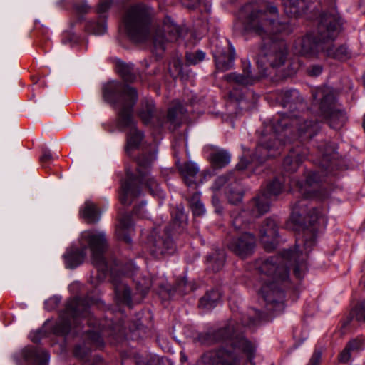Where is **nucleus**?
I'll list each match as a JSON object with an SVG mask.
<instances>
[{
	"label": "nucleus",
	"instance_id": "obj_1",
	"mask_svg": "<svg viewBox=\"0 0 365 365\" xmlns=\"http://www.w3.org/2000/svg\"><path fill=\"white\" fill-rule=\"evenodd\" d=\"M306 210L307 204L304 200L295 204L287 224L289 228L302 231L304 235L311 232V237L304 240V252L299 250L297 245L294 249L284 250L281 255L257 262L259 272L263 274L259 294L267 304H274L279 309L284 308V288L289 284V267H294L297 278L303 277L307 267V254L315 242L316 225L327 224L325 208L313 207L308 212Z\"/></svg>",
	"mask_w": 365,
	"mask_h": 365
},
{
	"label": "nucleus",
	"instance_id": "obj_2",
	"mask_svg": "<svg viewBox=\"0 0 365 365\" xmlns=\"http://www.w3.org/2000/svg\"><path fill=\"white\" fill-rule=\"evenodd\" d=\"M241 15L245 17L244 24L246 31L254 32L263 41H267L262 50H265L267 45L271 43L270 53L260 57V60L257 59V64L262 67L265 66V61H267L273 68L282 65L286 59L287 49L284 43L278 44L275 42L277 38L274 35L282 32L288 34L291 30L289 24L274 21L278 16L277 7L264 0H257L245 5L242 8Z\"/></svg>",
	"mask_w": 365,
	"mask_h": 365
},
{
	"label": "nucleus",
	"instance_id": "obj_3",
	"mask_svg": "<svg viewBox=\"0 0 365 365\" xmlns=\"http://www.w3.org/2000/svg\"><path fill=\"white\" fill-rule=\"evenodd\" d=\"M318 128L317 123L306 121L302 125L301 120L295 115H279L265 125L252 161L262 163L267 158L279 155L283 145L289 140L285 138L295 131L299 137L304 135L306 138H312Z\"/></svg>",
	"mask_w": 365,
	"mask_h": 365
},
{
	"label": "nucleus",
	"instance_id": "obj_4",
	"mask_svg": "<svg viewBox=\"0 0 365 365\" xmlns=\"http://www.w3.org/2000/svg\"><path fill=\"white\" fill-rule=\"evenodd\" d=\"M198 340L204 344L225 341L226 348L205 354L202 358L204 365H237L242 354L252 363L256 351L255 346L238 332V327L229 324L213 333H201ZM200 365V364H197Z\"/></svg>",
	"mask_w": 365,
	"mask_h": 365
},
{
	"label": "nucleus",
	"instance_id": "obj_5",
	"mask_svg": "<svg viewBox=\"0 0 365 365\" xmlns=\"http://www.w3.org/2000/svg\"><path fill=\"white\" fill-rule=\"evenodd\" d=\"M104 100L118 110L120 126L128 128L125 151L128 155L138 148L143 135L136 128L133 119V106L138 100L137 91L116 81H111L103 86Z\"/></svg>",
	"mask_w": 365,
	"mask_h": 365
},
{
	"label": "nucleus",
	"instance_id": "obj_6",
	"mask_svg": "<svg viewBox=\"0 0 365 365\" xmlns=\"http://www.w3.org/2000/svg\"><path fill=\"white\" fill-rule=\"evenodd\" d=\"M341 23L336 14H323L318 26L317 36L308 34L300 41V48L296 46V51L301 55L312 56L319 51H324L326 55L333 58L344 61L350 57L346 46H341L334 48L333 41L339 33Z\"/></svg>",
	"mask_w": 365,
	"mask_h": 365
},
{
	"label": "nucleus",
	"instance_id": "obj_7",
	"mask_svg": "<svg viewBox=\"0 0 365 365\" xmlns=\"http://www.w3.org/2000/svg\"><path fill=\"white\" fill-rule=\"evenodd\" d=\"M78 247L72 246L63 255L66 267L73 269L80 265L86 257V250L91 253V261L97 268L98 279L103 280L108 272V266L103 257L107 248L106 235L102 231H83L78 240Z\"/></svg>",
	"mask_w": 365,
	"mask_h": 365
},
{
	"label": "nucleus",
	"instance_id": "obj_8",
	"mask_svg": "<svg viewBox=\"0 0 365 365\" xmlns=\"http://www.w3.org/2000/svg\"><path fill=\"white\" fill-rule=\"evenodd\" d=\"M156 153L153 150L148 155H143L137 160V174L134 175L130 171L127 170L128 180L121 185V190L119 194V199L124 205H129L132 201L140 194L137 187L138 185H145L150 194L159 198L164 197V192L159 187V185L150 175V166L155 159Z\"/></svg>",
	"mask_w": 365,
	"mask_h": 365
},
{
	"label": "nucleus",
	"instance_id": "obj_9",
	"mask_svg": "<svg viewBox=\"0 0 365 365\" xmlns=\"http://www.w3.org/2000/svg\"><path fill=\"white\" fill-rule=\"evenodd\" d=\"M148 9L143 5L130 7L123 18L125 31L129 38L136 43L145 42L150 37Z\"/></svg>",
	"mask_w": 365,
	"mask_h": 365
},
{
	"label": "nucleus",
	"instance_id": "obj_10",
	"mask_svg": "<svg viewBox=\"0 0 365 365\" xmlns=\"http://www.w3.org/2000/svg\"><path fill=\"white\" fill-rule=\"evenodd\" d=\"M314 101L319 105L321 115L330 127L339 129L346 120L345 112L336 109L334 106L335 96L332 88L324 86L317 88L313 93Z\"/></svg>",
	"mask_w": 365,
	"mask_h": 365
},
{
	"label": "nucleus",
	"instance_id": "obj_11",
	"mask_svg": "<svg viewBox=\"0 0 365 365\" xmlns=\"http://www.w3.org/2000/svg\"><path fill=\"white\" fill-rule=\"evenodd\" d=\"M90 316L88 307L84 305L83 301L74 298L68 302L66 312L62 314L56 322L54 332L57 334L66 335L71 331V324L77 326L80 318Z\"/></svg>",
	"mask_w": 365,
	"mask_h": 365
},
{
	"label": "nucleus",
	"instance_id": "obj_12",
	"mask_svg": "<svg viewBox=\"0 0 365 365\" xmlns=\"http://www.w3.org/2000/svg\"><path fill=\"white\" fill-rule=\"evenodd\" d=\"M283 185L278 180H274L269 182L266 190L254 198L251 202V215L252 217H258L269 210L270 202L273 197L277 196L282 190Z\"/></svg>",
	"mask_w": 365,
	"mask_h": 365
},
{
	"label": "nucleus",
	"instance_id": "obj_13",
	"mask_svg": "<svg viewBox=\"0 0 365 365\" xmlns=\"http://www.w3.org/2000/svg\"><path fill=\"white\" fill-rule=\"evenodd\" d=\"M226 246L236 255L245 258L254 252L256 237L252 233L244 232L235 237L227 238Z\"/></svg>",
	"mask_w": 365,
	"mask_h": 365
},
{
	"label": "nucleus",
	"instance_id": "obj_14",
	"mask_svg": "<svg viewBox=\"0 0 365 365\" xmlns=\"http://www.w3.org/2000/svg\"><path fill=\"white\" fill-rule=\"evenodd\" d=\"M317 178V175L311 173L307 176L304 183L292 180V186L295 184L296 189L304 199L322 201L328 197L329 193L319 187Z\"/></svg>",
	"mask_w": 365,
	"mask_h": 365
},
{
	"label": "nucleus",
	"instance_id": "obj_15",
	"mask_svg": "<svg viewBox=\"0 0 365 365\" xmlns=\"http://www.w3.org/2000/svg\"><path fill=\"white\" fill-rule=\"evenodd\" d=\"M211 50L218 70L224 71L232 68L235 59V49L232 46L224 48L219 45L217 39H214Z\"/></svg>",
	"mask_w": 365,
	"mask_h": 365
},
{
	"label": "nucleus",
	"instance_id": "obj_16",
	"mask_svg": "<svg viewBox=\"0 0 365 365\" xmlns=\"http://www.w3.org/2000/svg\"><path fill=\"white\" fill-rule=\"evenodd\" d=\"M17 365H48L49 354L44 350L25 347L16 356Z\"/></svg>",
	"mask_w": 365,
	"mask_h": 365
},
{
	"label": "nucleus",
	"instance_id": "obj_17",
	"mask_svg": "<svg viewBox=\"0 0 365 365\" xmlns=\"http://www.w3.org/2000/svg\"><path fill=\"white\" fill-rule=\"evenodd\" d=\"M145 247L155 257L172 254L175 249L174 243L170 237L165 240L160 237L157 239L155 231L148 237Z\"/></svg>",
	"mask_w": 365,
	"mask_h": 365
},
{
	"label": "nucleus",
	"instance_id": "obj_18",
	"mask_svg": "<svg viewBox=\"0 0 365 365\" xmlns=\"http://www.w3.org/2000/svg\"><path fill=\"white\" fill-rule=\"evenodd\" d=\"M259 237L265 250L271 251L278 242V227L273 219H267L259 228Z\"/></svg>",
	"mask_w": 365,
	"mask_h": 365
},
{
	"label": "nucleus",
	"instance_id": "obj_19",
	"mask_svg": "<svg viewBox=\"0 0 365 365\" xmlns=\"http://www.w3.org/2000/svg\"><path fill=\"white\" fill-rule=\"evenodd\" d=\"M283 5L287 16L298 18L307 14L312 4L309 0H283Z\"/></svg>",
	"mask_w": 365,
	"mask_h": 365
},
{
	"label": "nucleus",
	"instance_id": "obj_20",
	"mask_svg": "<svg viewBox=\"0 0 365 365\" xmlns=\"http://www.w3.org/2000/svg\"><path fill=\"white\" fill-rule=\"evenodd\" d=\"M112 283L115 287V296L118 300L123 304L130 306L131 295L130 291L127 284L123 282L121 277L115 276L111 273Z\"/></svg>",
	"mask_w": 365,
	"mask_h": 365
},
{
	"label": "nucleus",
	"instance_id": "obj_21",
	"mask_svg": "<svg viewBox=\"0 0 365 365\" xmlns=\"http://www.w3.org/2000/svg\"><path fill=\"white\" fill-rule=\"evenodd\" d=\"M307 156V150L295 148L290 151L283 163L284 169L287 172H294Z\"/></svg>",
	"mask_w": 365,
	"mask_h": 365
},
{
	"label": "nucleus",
	"instance_id": "obj_22",
	"mask_svg": "<svg viewBox=\"0 0 365 365\" xmlns=\"http://www.w3.org/2000/svg\"><path fill=\"white\" fill-rule=\"evenodd\" d=\"M139 116L145 124H148L152 119L158 120L159 125L164 123V119H160V113H156L155 110V103L152 99L146 100L142 103V108L139 112Z\"/></svg>",
	"mask_w": 365,
	"mask_h": 365
},
{
	"label": "nucleus",
	"instance_id": "obj_23",
	"mask_svg": "<svg viewBox=\"0 0 365 365\" xmlns=\"http://www.w3.org/2000/svg\"><path fill=\"white\" fill-rule=\"evenodd\" d=\"M133 232V226L130 217L123 216L119 222L115 230L116 236L118 240L130 244L132 241L131 235Z\"/></svg>",
	"mask_w": 365,
	"mask_h": 365
},
{
	"label": "nucleus",
	"instance_id": "obj_24",
	"mask_svg": "<svg viewBox=\"0 0 365 365\" xmlns=\"http://www.w3.org/2000/svg\"><path fill=\"white\" fill-rule=\"evenodd\" d=\"M177 165L187 185L191 187L195 185V175L199 170L197 165L193 163H185L183 164L178 163Z\"/></svg>",
	"mask_w": 365,
	"mask_h": 365
},
{
	"label": "nucleus",
	"instance_id": "obj_25",
	"mask_svg": "<svg viewBox=\"0 0 365 365\" xmlns=\"http://www.w3.org/2000/svg\"><path fill=\"white\" fill-rule=\"evenodd\" d=\"M250 73V63H247V64H244L242 74H237L235 73H232L228 74L226 76V78L228 81L235 82L237 84L244 86L251 85L255 83L256 78L254 76H252Z\"/></svg>",
	"mask_w": 365,
	"mask_h": 365
},
{
	"label": "nucleus",
	"instance_id": "obj_26",
	"mask_svg": "<svg viewBox=\"0 0 365 365\" xmlns=\"http://www.w3.org/2000/svg\"><path fill=\"white\" fill-rule=\"evenodd\" d=\"M81 216L88 223H95L99 220V215L96 205L91 201H86L80 211Z\"/></svg>",
	"mask_w": 365,
	"mask_h": 365
},
{
	"label": "nucleus",
	"instance_id": "obj_27",
	"mask_svg": "<svg viewBox=\"0 0 365 365\" xmlns=\"http://www.w3.org/2000/svg\"><path fill=\"white\" fill-rule=\"evenodd\" d=\"M279 98L284 107L292 108V105L302 103V98L299 96V91L295 89L282 91Z\"/></svg>",
	"mask_w": 365,
	"mask_h": 365
},
{
	"label": "nucleus",
	"instance_id": "obj_28",
	"mask_svg": "<svg viewBox=\"0 0 365 365\" xmlns=\"http://www.w3.org/2000/svg\"><path fill=\"white\" fill-rule=\"evenodd\" d=\"M220 297L218 290H212L200 299L199 306L205 309H211L216 306Z\"/></svg>",
	"mask_w": 365,
	"mask_h": 365
},
{
	"label": "nucleus",
	"instance_id": "obj_29",
	"mask_svg": "<svg viewBox=\"0 0 365 365\" xmlns=\"http://www.w3.org/2000/svg\"><path fill=\"white\" fill-rule=\"evenodd\" d=\"M212 164L217 168H223L230 162V155L225 150L215 151L210 156Z\"/></svg>",
	"mask_w": 365,
	"mask_h": 365
},
{
	"label": "nucleus",
	"instance_id": "obj_30",
	"mask_svg": "<svg viewBox=\"0 0 365 365\" xmlns=\"http://www.w3.org/2000/svg\"><path fill=\"white\" fill-rule=\"evenodd\" d=\"M116 71L125 81L131 82L135 78L132 64L118 61L116 63Z\"/></svg>",
	"mask_w": 365,
	"mask_h": 365
},
{
	"label": "nucleus",
	"instance_id": "obj_31",
	"mask_svg": "<svg viewBox=\"0 0 365 365\" xmlns=\"http://www.w3.org/2000/svg\"><path fill=\"white\" fill-rule=\"evenodd\" d=\"M185 112L183 106L178 101H173L172 108H170L166 116V120L172 123H175V120L180 118Z\"/></svg>",
	"mask_w": 365,
	"mask_h": 365
},
{
	"label": "nucleus",
	"instance_id": "obj_32",
	"mask_svg": "<svg viewBox=\"0 0 365 365\" xmlns=\"http://www.w3.org/2000/svg\"><path fill=\"white\" fill-rule=\"evenodd\" d=\"M163 30L168 34V40L170 41L177 40L180 35L179 28L171 21L170 18L165 20Z\"/></svg>",
	"mask_w": 365,
	"mask_h": 365
},
{
	"label": "nucleus",
	"instance_id": "obj_33",
	"mask_svg": "<svg viewBox=\"0 0 365 365\" xmlns=\"http://www.w3.org/2000/svg\"><path fill=\"white\" fill-rule=\"evenodd\" d=\"M226 195L228 201L231 204H237L241 202L243 195L241 186L238 183H236L228 190Z\"/></svg>",
	"mask_w": 365,
	"mask_h": 365
},
{
	"label": "nucleus",
	"instance_id": "obj_34",
	"mask_svg": "<svg viewBox=\"0 0 365 365\" xmlns=\"http://www.w3.org/2000/svg\"><path fill=\"white\" fill-rule=\"evenodd\" d=\"M207 262L214 272H217L224 265L225 255L223 252H220L217 256L210 255L207 257Z\"/></svg>",
	"mask_w": 365,
	"mask_h": 365
},
{
	"label": "nucleus",
	"instance_id": "obj_35",
	"mask_svg": "<svg viewBox=\"0 0 365 365\" xmlns=\"http://www.w3.org/2000/svg\"><path fill=\"white\" fill-rule=\"evenodd\" d=\"M246 215V211H242L240 213L233 212L231 214V217H232V225L236 230H240L245 227L247 223V222L244 220Z\"/></svg>",
	"mask_w": 365,
	"mask_h": 365
},
{
	"label": "nucleus",
	"instance_id": "obj_36",
	"mask_svg": "<svg viewBox=\"0 0 365 365\" xmlns=\"http://www.w3.org/2000/svg\"><path fill=\"white\" fill-rule=\"evenodd\" d=\"M205 53L202 51L197 50L195 52L187 53L186 60L189 64L196 65L202 62L205 58Z\"/></svg>",
	"mask_w": 365,
	"mask_h": 365
},
{
	"label": "nucleus",
	"instance_id": "obj_37",
	"mask_svg": "<svg viewBox=\"0 0 365 365\" xmlns=\"http://www.w3.org/2000/svg\"><path fill=\"white\" fill-rule=\"evenodd\" d=\"M87 335L91 344H92L96 347L102 346L103 344V339L101 334L99 332H97L94 330L88 331Z\"/></svg>",
	"mask_w": 365,
	"mask_h": 365
},
{
	"label": "nucleus",
	"instance_id": "obj_38",
	"mask_svg": "<svg viewBox=\"0 0 365 365\" xmlns=\"http://www.w3.org/2000/svg\"><path fill=\"white\" fill-rule=\"evenodd\" d=\"M197 197V195L193 196L190 202V206L194 215L200 216L205 213V210L203 204L200 200H197L195 201Z\"/></svg>",
	"mask_w": 365,
	"mask_h": 365
},
{
	"label": "nucleus",
	"instance_id": "obj_39",
	"mask_svg": "<svg viewBox=\"0 0 365 365\" xmlns=\"http://www.w3.org/2000/svg\"><path fill=\"white\" fill-rule=\"evenodd\" d=\"M88 30L95 35H103L106 31V25L104 21L96 22L89 25Z\"/></svg>",
	"mask_w": 365,
	"mask_h": 365
},
{
	"label": "nucleus",
	"instance_id": "obj_40",
	"mask_svg": "<svg viewBox=\"0 0 365 365\" xmlns=\"http://www.w3.org/2000/svg\"><path fill=\"white\" fill-rule=\"evenodd\" d=\"M365 344V338L358 337L349 341L346 345L351 351H360L364 349Z\"/></svg>",
	"mask_w": 365,
	"mask_h": 365
},
{
	"label": "nucleus",
	"instance_id": "obj_41",
	"mask_svg": "<svg viewBox=\"0 0 365 365\" xmlns=\"http://www.w3.org/2000/svg\"><path fill=\"white\" fill-rule=\"evenodd\" d=\"M355 317L359 322H365V300L356 307Z\"/></svg>",
	"mask_w": 365,
	"mask_h": 365
},
{
	"label": "nucleus",
	"instance_id": "obj_42",
	"mask_svg": "<svg viewBox=\"0 0 365 365\" xmlns=\"http://www.w3.org/2000/svg\"><path fill=\"white\" fill-rule=\"evenodd\" d=\"M90 352V349L85 346H76L74 349V354L80 359L85 358Z\"/></svg>",
	"mask_w": 365,
	"mask_h": 365
},
{
	"label": "nucleus",
	"instance_id": "obj_43",
	"mask_svg": "<svg viewBox=\"0 0 365 365\" xmlns=\"http://www.w3.org/2000/svg\"><path fill=\"white\" fill-rule=\"evenodd\" d=\"M113 3V0H99L98 12L103 14L106 12Z\"/></svg>",
	"mask_w": 365,
	"mask_h": 365
},
{
	"label": "nucleus",
	"instance_id": "obj_44",
	"mask_svg": "<svg viewBox=\"0 0 365 365\" xmlns=\"http://www.w3.org/2000/svg\"><path fill=\"white\" fill-rule=\"evenodd\" d=\"M164 39H165L164 34H157L153 38L154 46L156 48H161L162 50H165Z\"/></svg>",
	"mask_w": 365,
	"mask_h": 365
},
{
	"label": "nucleus",
	"instance_id": "obj_45",
	"mask_svg": "<svg viewBox=\"0 0 365 365\" xmlns=\"http://www.w3.org/2000/svg\"><path fill=\"white\" fill-rule=\"evenodd\" d=\"M60 299L57 297H53L45 301L44 306L47 310L53 309L58 304Z\"/></svg>",
	"mask_w": 365,
	"mask_h": 365
},
{
	"label": "nucleus",
	"instance_id": "obj_46",
	"mask_svg": "<svg viewBox=\"0 0 365 365\" xmlns=\"http://www.w3.org/2000/svg\"><path fill=\"white\" fill-rule=\"evenodd\" d=\"M351 349L346 346L344 349L340 353L339 356V359L341 362L346 363L351 358Z\"/></svg>",
	"mask_w": 365,
	"mask_h": 365
},
{
	"label": "nucleus",
	"instance_id": "obj_47",
	"mask_svg": "<svg viewBox=\"0 0 365 365\" xmlns=\"http://www.w3.org/2000/svg\"><path fill=\"white\" fill-rule=\"evenodd\" d=\"M322 358V352L319 350L314 351L307 365H319Z\"/></svg>",
	"mask_w": 365,
	"mask_h": 365
},
{
	"label": "nucleus",
	"instance_id": "obj_48",
	"mask_svg": "<svg viewBox=\"0 0 365 365\" xmlns=\"http://www.w3.org/2000/svg\"><path fill=\"white\" fill-rule=\"evenodd\" d=\"M56 158H57V156L56 155L54 156L53 155H52L49 150H45V151H43V155H41L40 160L42 163H46L47 162L53 160Z\"/></svg>",
	"mask_w": 365,
	"mask_h": 365
},
{
	"label": "nucleus",
	"instance_id": "obj_49",
	"mask_svg": "<svg viewBox=\"0 0 365 365\" xmlns=\"http://www.w3.org/2000/svg\"><path fill=\"white\" fill-rule=\"evenodd\" d=\"M228 180L226 176H220L218 177L215 182V184L212 187V189L215 190V191H217L220 189V187L224 185L227 181Z\"/></svg>",
	"mask_w": 365,
	"mask_h": 365
},
{
	"label": "nucleus",
	"instance_id": "obj_50",
	"mask_svg": "<svg viewBox=\"0 0 365 365\" xmlns=\"http://www.w3.org/2000/svg\"><path fill=\"white\" fill-rule=\"evenodd\" d=\"M151 286L150 281L147 280L143 282H139L137 284L138 289L142 293L145 294Z\"/></svg>",
	"mask_w": 365,
	"mask_h": 365
},
{
	"label": "nucleus",
	"instance_id": "obj_51",
	"mask_svg": "<svg viewBox=\"0 0 365 365\" xmlns=\"http://www.w3.org/2000/svg\"><path fill=\"white\" fill-rule=\"evenodd\" d=\"M42 335H43L42 331L41 330H37L35 331H32L29 334V339L32 341L36 343L41 340Z\"/></svg>",
	"mask_w": 365,
	"mask_h": 365
},
{
	"label": "nucleus",
	"instance_id": "obj_52",
	"mask_svg": "<svg viewBox=\"0 0 365 365\" xmlns=\"http://www.w3.org/2000/svg\"><path fill=\"white\" fill-rule=\"evenodd\" d=\"M187 280L182 279L178 282L176 289L182 294H185L187 291L186 289H183L182 287H187Z\"/></svg>",
	"mask_w": 365,
	"mask_h": 365
},
{
	"label": "nucleus",
	"instance_id": "obj_53",
	"mask_svg": "<svg viewBox=\"0 0 365 365\" xmlns=\"http://www.w3.org/2000/svg\"><path fill=\"white\" fill-rule=\"evenodd\" d=\"M322 66L319 65H315L310 68V69L309 70V73L310 76H317L322 73Z\"/></svg>",
	"mask_w": 365,
	"mask_h": 365
},
{
	"label": "nucleus",
	"instance_id": "obj_54",
	"mask_svg": "<svg viewBox=\"0 0 365 365\" xmlns=\"http://www.w3.org/2000/svg\"><path fill=\"white\" fill-rule=\"evenodd\" d=\"M212 202L213 205L215 207L216 212H218V213H220L221 212V207L220 205L219 200H218V198L215 195H214L212 197Z\"/></svg>",
	"mask_w": 365,
	"mask_h": 365
},
{
	"label": "nucleus",
	"instance_id": "obj_55",
	"mask_svg": "<svg viewBox=\"0 0 365 365\" xmlns=\"http://www.w3.org/2000/svg\"><path fill=\"white\" fill-rule=\"evenodd\" d=\"M247 167V163L244 158H242L237 165L238 170H243Z\"/></svg>",
	"mask_w": 365,
	"mask_h": 365
},
{
	"label": "nucleus",
	"instance_id": "obj_56",
	"mask_svg": "<svg viewBox=\"0 0 365 365\" xmlns=\"http://www.w3.org/2000/svg\"><path fill=\"white\" fill-rule=\"evenodd\" d=\"M242 324L244 326H251L256 324V319H250L249 322L243 319Z\"/></svg>",
	"mask_w": 365,
	"mask_h": 365
},
{
	"label": "nucleus",
	"instance_id": "obj_57",
	"mask_svg": "<svg viewBox=\"0 0 365 365\" xmlns=\"http://www.w3.org/2000/svg\"><path fill=\"white\" fill-rule=\"evenodd\" d=\"M134 213L140 217H143V213L140 212L138 207H135Z\"/></svg>",
	"mask_w": 365,
	"mask_h": 365
},
{
	"label": "nucleus",
	"instance_id": "obj_58",
	"mask_svg": "<svg viewBox=\"0 0 365 365\" xmlns=\"http://www.w3.org/2000/svg\"><path fill=\"white\" fill-rule=\"evenodd\" d=\"M187 357L185 356V354H181V360L182 361H187Z\"/></svg>",
	"mask_w": 365,
	"mask_h": 365
},
{
	"label": "nucleus",
	"instance_id": "obj_59",
	"mask_svg": "<svg viewBox=\"0 0 365 365\" xmlns=\"http://www.w3.org/2000/svg\"><path fill=\"white\" fill-rule=\"evenodd\" d=\"M86 5H85V6H83V7L82 8V9H81V11H86ZM76 9L80 11V9Z\"/></svg>",
	"mask_w": 365,
	"mask_h": 365
},
{
	"label": "nucleus",
	"instance_id": "obj_60",
	"mask_svg": "<svg viewBox=\"0 0 365 365\" xmlns=\"http://www.w3.org/2000/svg\"><path fill=\"white\" fill-rule=\"evenodd\" d=\"M362 80H363V84L365 86V73L363 75Z\"/></svg>",
	"mask_w": 365,
	"mask_h": 365
},
{
	"label": "nucleus",
	"instance_id": "obj_61",
	"mask_svg": "<svg viewBox=\"0 0 365 365\" xmlns=\"http://www.w3.org/2000/svg\"><path fill=\"white\" fill-rule=\"evenodd\" d=\"M91 319H88V323L89 326H91V325H92V323H91Z\"/></svg>",
	"mask_w": 365,
	"mask_h": 365
},
{
	"label": "nucleus",
	"instance_id": "obj_62",
	"mask_svg": "<svg viewBox=\"0 0 365 365\" xmlns=\"http://www.w3.org/2000/svg\"><path fill=\"white\" fill-rule=\"evenodd\" d=\"M96 302V301H94V300H91V301H90V304H95Z\"/></svg>",
	"mask_w": 365,
	"mask_h": 365
},
{
	"label": "nucleus",
	"instance_id": "obj_63",
	"mask_svg": "<svg viewBox=\"0 0 365 365\" xmlns=\"http://www.w3.org/2000/svg\"><path fill=\"white\" fill-rule=\"evenodd\" d=\"M173 146L174 149L175 150V149H176V146H177L176 143H174V144L173 145Z\"/></svg>",
	"mask_w": 365,
	"mask_h": 365
},
{
	"label": "nucleus",
	"instance_id": "obj_64",
	"mask_svg": "<svg viewBox=\"0 0 365 365\" xmlns=\"http://www.w3.org/2000/svg\"><path fill=\"white\" fill-rule=\"evenodd\" d=\"M140 207L143 210V207H144V205H141L140 206Z\"/></svg>",
	"mask_w": 365,
	"mask_h": 365
}]
</instances>
